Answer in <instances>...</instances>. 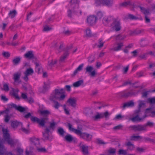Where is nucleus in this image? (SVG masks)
Instances as JSON below:
<instances>
[{
  "label": "nucleus",
  "instance_id": "dca6fc26",
  "mask_svg": "<svg viewBox=\"0 0 155 155\" xmlns=\"http://www.w3.org/2000/svg\"><path fill=\"white\" fill-rule=\"evenodd\" d=\"M21 76V73L19 72H17L14 74L13 79L15 82L18 83H20L21 82V81L20 80Z\"/></svg>",
  "mask_w": 155,
  "mask_h": 155
},
{
  "label": "nucleus",
  "instance_id": "473e14b6",
  "mask_svg": "<svg viewBox=\"0 0 155 155\" xmlns=\"http://www.w3.org/2000/svg\"><path fill=\"white\" fill-rule=\"evenodd\" d=\"M40 113L42 116L45 117H48L51 114V112L48 110H41Z\"/></svg>",
  "mask_w": 155,
  "mask_h": 155
},
{
  "label": "nucleus",
  "instance_id": "f3484780",
  "mask_svg": "<svg viewBox=\"0 0 155 155\" xmlns=\"http://www.w3.org/2000/svg\"><path fill=\"white\" fill-rule=\"evenodd\" d=\"M134 106V103L133 101L131 100L129 102L124 103L122 107L123 109H124L126 107H132Z\"/></svg>",
  "mask_w": 155,
  "mask_h": 155
},
{
  "label": "nucleus",
  "instance_id": "9d476101",
  "mask_svg": "<svg viewBox=\"0 0 155 155\" xmlns=\"http://www.w3.org/2000/svg\"><path fill=\"white\" fill-rule=\"evenodd\" d=\"M50 132V130L48 128H46L45 132H43V138L44 140H48L51 141L53 138V136L49 135Z\"/></svg>",
  "mask_w": 155,
  "mask_h": 155
},
{
  "label": "nucleus",
  "instance_id": "69168bd1",
  "mask_svg": "<svg viewBox=\"0 0 155 155\" xmlns=\"http://www.w3.org/2000/svg\"><path fill=\"white\" fill-rule=\"evenodd\" d=\"M2 54L4 57L7 58H8L10 56V54L8 52H4Z\"/></svg>",
  "mask_w": 155,
  "mask_h": 155
},
{
  "label": "nucleus",
  "instance_id": "39448f33",
  "mask_svg": "<svg viewBox=\"0 0 155 155\" xmlns=\"http://www.w3.org/2000/svg\"><path fill=\"white\" fill-rule=\"evenodd\" d=\"M110 31L117 32L121 29V23L120 20L118 18H116L109 25Z\"/></svg>",
  "mask_w": 155,
  "mask_h": 155
},
{
  "label": "nucleus",
  "instance_id": "c9c22d12",
  "mask_svg": "<svg viewBox=\"0 0 155 155\" xmlns=\"http://www.w3.org/2000/svg\"><path fill=\"white\" fill-rule=\"evenodd\" d=\"M86 35L87 37H90L93 36L92 32L90 29L87 28L85 31Z\"/></svg>",
  "mask_w": 155,
  "mask_h": 155
},
{
  "label": "nucleus",
  "instance_id": "79ce46f5",
  "mask_svg": "<svg viewBox=\"0 0 155 155\" xmlns=\"http://www.w3.org/2000/svg\"><path fill=\"white\" fill-rule=\"evenodd\" d=\"M95 5L96 6H98L101 5H103V0H95Z\"/></svg>",
  "mask_w": 155,
  "mask_h": 155
},
{
  "label": "nucleus",
  "instance_id": "4c0bfd02",
  "mask_svg": "<svg viewBox=\"0 0 155 155\" xmlns=\"http://www.w3.org/2000/svg\"><path fill=\"white\" fill-rule=\"evenodd\" d=\"M21 58L19 57H17L14 58L12 61L14 65H17L20 62Z\"/></svg>",
  "mask_w": 155,
  "mask_h": 155
},
{
  "label": "nucleus",
  "instance_id": "6e6d98bb",
  "mask_svg": "<svg viewBox=\"0 0 155 155\" xmlns=\"http://www.w3.org/2000/svg\"><path fill=\"white\" fill-rule=\"evenodd\" d=\"M3 87L4 90L6 91H8L9 90L8 84L6 83L4 84Z\"/></svg>",
  "mask_w": 155,
  "mask_h": 155
},
{
  "label": "nucleus",
  "instance_id": "412c9836",
  "mask_svg": "<svg viewBox=\"0 0 155 155\" xmlns=\"http://www.w3.org/2000/svg\"><path fill=\"white\" fill-rule=\"evenodd\" d=\"M67 102L72 107H74L76 105V100L74 98H70L67 101Z\"/></svg>",
  "mask_w": 155,
  "mask_h": 155
},
{
  "label": "nucleus",
  "instance_id": "2eb2a0df",
  "mask_svg": "<svg viewBox=\"0 0 155 155\" xmlns=\"http://www.w3.org/2000/svg\"><path fill=\"white\" fill-rule=\"evenodd\" d=\"M64 139L66 141L71 143L72 141L75 142L77 139L75 137H73L70 134L66 135L64 137Z\"/></svg>",
  "mask_w": 155,
  "mask_h": 155
},
{
  "label": "nucleus",
  "instance_id": "5701e85b",
  "mask_svg": "<svg viewBox=\"0 0 155 155\" xmlns=\"http://www.w3.org/2000/svg\"><path fill=\"white\" fill-rule=\"evenodd\" d=\"M33 51H28L24 55L25 57L28 59H32L34 58V55L33 53Z\"/></svg>",
  "mask_w": 155,
  "mask_h": 155
},
{
  "label": "nucleus",
  "instance_id": "4be33fe9",
  "mask_svg": "<svg viewBox=\"0 0 155 155\" xmlns=\"http://www.w3.org/2000/svg\"><path fill=\"white\" fill-rule=\"evenodd\" d=\"M30 140L32 144L35 146L38 145L40 143L39 139L38 138L33 137L30 138Z\"/></svg>",
  "mask_w": 155,
  "mask_h": 155
},
{
  "label": "nucleus",
  "instance_id": "6e6552de",
  "mask_svg": "<svg viewBox=\"0 0 155 155\" xmlns=\"http://www.w3.org/2000/svg\"><path fill=\"white\" fill-rule=\"evenodd\" d=\"M139 91L136 92L133 89H126L118 93L119 96L124 98H127L137 94Z\"/></svg>",
  "mask_w": 155,
  "mask_h": 155
},
{
  "label": "nucleus",
  "instance_id": "4d7b16f0",
  "mask_svg": "<svg viewBox=\"0 0 155 155\" xmlns=\"http://www.w3.org/2000/svg\"><path fill=\"white\" fill-rule=\"evenodd\" d=\"M8 106L10 108H14L16 110L18 106L15 104L12 103L9 104Z\"/></svg>",
  "mask_w": 155,
  "mask_h": 155
},
{
  "label": "nucleus",
  "instance_id": "f03ea898",
  "mask_svg": "<svg viewBox=\"0 0 155 155\" xmlns=\"http://www.w3.org/2000/svg\"><path fill=\"white\" fill-rule=\"evenodd\" d=\"M154 123L152 122L148 121L143 125L140 124L131 125L128 127L130 130H133L135 132L145 131H147V127L148 126L150 127H153Z\"/></svg>",
  "mask_w": 155,
  "mask_h": 155
},
{
  "label": "nucleus",
  "instance_id": "052dcab7",
  "mask_svg": "<svg viewBox=\"0 0 155 155\" xmlns=\"http://www.w3.org/2000/svg\"><path fill=\"white\" fill-rule=\"evenodd\" d=\"M99 45H97V47L99 48H101L103 47L104 44V43L102 42V40L101 39H100L99 40Z\"/></svg>",
  "mask_w": 155,
  "mask_h": 155
},
{
  "label": "nucleus",
  "instance_id": "f8f14e48",
  "mask_svg": "<svg viewBox=\"0 0 155 155\" xmlns=\"http://www.w3.org/2000/svg\"><path fill=\"white\" fill-rule=\"evenodd\" d=\"M93 67L91 66H87L85 68V73H89L91 77H94L95 76L96 73L95 70H94Z\"/></svg>",
  "mask_w": 155,
  "mask_h": 155
},
{
  "label": "nucleus",
  "instance_id": "b1692460",
  "mask_svg": "<svg viewBox=\"0 0 155 155\" xmlns=\"http://www.w3.org/2000/svg\"><path fill=\"white\" fill-rule=\"evenodd\" d=\"M117 46L114 47L113 48L114 51H118L121 49V48L124 46L123 42H118L117 43Z\"/></svg>",
  "mask_w": 155,
  "mask_h": 155
},
{
  "label": "nucleus",
  "instance_id": "8fccbe9b",
  "mask_svg": "<svg viewBox=\"0 0 155 155\" xmlns=\"http://www.w3.org/2000/svg\"><path fill=\"white\" fill-rule=\"evenodd\" d=\"M136 35L143 33L144 32V30L143 29H135Z\"/></svg>",
  "mask_w": 155,
  "mask_h": 155
},
{
  "label": "nucleus",
  "instance_id": "9b49d317",
  "mask_svg": "<svg viewBox=\"0 0 155 155\" xmlns=\"http://www.w3.org/2000/svg\"><path fill=\"white\" fill-rule=\"evenodd\" d=\"M115 18L112 16H105L103 19V23L104 25H107L108 24L111 23Z\"/></svg>",
  "mask_w": 155,
  "mask_h": 155
},
{
  "label": "nucleus",
  "instance_id": "ea45409f",
  "mask_svg": "<svg viewBox=\"0 0 155 155\" xmlns=\"http://www.w3.org/2000/svg\"><path fill=\"white\" fill-rule=\"evenodd\" d=\"M125 38V36L122 35L120 34L118 35L115 36V39L117 41L123 40Z\"/></svg>",
  "mask_w": 155,
  "mask_h": 155
},
{
  "label": "nucleus",
  "instance_id": "3c124183",
  "mask_svg": "<svg viewBox=\"0 0 155 155\" xmlns=\"http://www.w3.org/2000/svg\"><path fill=\"white\" fill-rule=\"evenodd\" d=\"M118 153L119 154L125 155L127 154V151L126 150L120 149L118 151Z\"/></svg>",
  "mask_w": 155,
  "mask_h": 155
},
{
  "label": "nucleus",
  "instance_id": "393cba45",
  "mask_svg": "<svg viewBox=\"0 0 155 155\" xmlns=\"http://www.w3.org/2000/svg\"><path fill=\"white\" fill-rule=\"evenodd\" d=\"M133 4L134 3H133L129 1L120 3L119 5V6L120 7H126L127 6H132Z\"/></svg>",
  "mask_w": 155,
  "mask_h": 155
},
{
  "label": "nucleus",
  "instance_id": "09e8293b",
  "mask_svg": "<svg viewBox=\"0 0 155 155\" xmlns=\"http://www.w3.org/2000/svg\"><path fill=\"white\" fill-rule=\"evenodd\" d=\"M56 63V61H53V60H51V61H49L48 62V65L50 67H52L54 64H55Z\"/></svg>",
  "mask_w": 155,
  "mask_h": 155
},
{
  "label": "nucleus",
  "instance_id": "a18cd8bd",
  "mask_svg": "<svg viewBox=\"0 0 155 155\" xmlns=\"http://www.w3.org/2000/svg\"><path fill=\"white\" fill-rule=\"evenodd\" d=\"M127 18L128 19L131 20H136L138 19V17L131 14H129L127 16Z\"/></svg>",
  "mask_w": 155,
  "mask_h": 155
},
{
  "label": "nucleus",
  "instance_id": "603ef678",
  "mask_svg": "<svg viewBox=\"0 0 155 155\" xmlns=\"http://www.w3.org/2000/svg\"><path fill=\"white\" fill-rule=\"evenodd\" d=\"M138 102L139 103L138 107L139 108H141L142 106L145 105L144 101L142 100H140L138 101Z\"/></svg>",
  "mask_w": 155,
  "mask_h": 155
},
{
  "label": "nucleus",
  "instance_id": "c03bdc74",
  "mask_svg": "<svg viewBox=\"0 0 155 155\" xmlns=\"http://www.w3.org/2000/svg\"><path fill=\"white\" fill-rule=\"evenodd\" d=\"M34 73V71L32 68H30L27 69L25 72V74H26L28 75H29L32 74Z\"/></svg>",
  "mask_w": 155,
  "mask_h": 155
},
{
  "label": "nucleus",
  "instance_id": "f704fd0d",
  "mask_svg": "<svg viewBox=\"0 0 155 155\" xmlns=\"http://www.w3.org/2000/svg\"><path fill=\"white\" fill-rule=\"evenodd\" d=\"M84 84V81L83 80H80L74 83L73 84V86L74 87H78L80 86L82 84Z\"/></svg>",
  "mask_w": 155,
  "mask_h": 155
},
{
  "label": "nucleus",
  "instance_id": "72a5a7b5",
  "mask_svg": "<svg viewBox=\"0 0 155 155\" xmlns=\"http://www.w3.org/2000/svg\"><path fill=\"white\" fill-rule=\"evenodd\" d=\"M21 124V123L16 120L11 121V126L13 128L17 127L19 125Z\"/></svg>",
  "mask_w": 155,
  "mask_h": 155
},
{
  "label": "nucleus",
  "instance_id": "a211bd4d",
  "mask_svg": "<svg viewBox=\"0 0 155 155\" xmlns=\"http://www.w3.org/2000/svg\"><path fill=\"white\" fill-rule=\"evenodd\" d=\"M34 63L35 65V72H37L38 74L41 73L42 70V68L41 66V64H39V63L38 62H35Z\"/></svg>",
  "mask_w": 155,
  "mask_h": 155
},
{
  "label": "nucleus",
  "instance_id": "6ab92c4d",
  "mask_svg": "<svg viewBox=\"0 0 155 155\" xmlns=\"http://www.w3.org/2000/svg\"><path fill=\"white\" fill-rule=\"evenodd\" d=\"M138 7L140 8V11L145 15V16H147L150 14L149 10L146 9L143 7L139 6Z\"/></svg>",
  "mask_w": 155,
  "mask_h": 155
},
{
  "label": "nucleus",
  "instance_id": "c85d7f7f",
  "mask_svg": "<svg viewBox=\"0 0 155 155\" xmlns=\"http://www.w3.org/2000/svg\"><path fill=\"white\" fill-rule=\"evenodd\" d=\"M81 151L83 154H89L88 147L85 145H82L81 147Z\"/></svg>",
  "mask_w": 155,
  "mask_h": 155
},
{
  "label": "nucleus",
  "instance_id": "f257e3e1",
  "mask_svg": "<svg viewBox=\"0 0 155 155\" xmlns=\"http://www.w3.org/2000/svg\"><path fill=\"white\" fill-rule=\"evenodd\" d=\"M68 127L69 130L74 132L80 137L87 141L91 140L92 135L85 132H82L80 130L74 128L72 127V125L70 123H68Z\"/></svg>",
  "mask_w": 155,
  "mask_h": 155
},
{
  "label": "nucleus",
  "instance_id": "338daca9",
  "mask_svg": "<svg viewBox=\"0 0 155 155\" xmlns=\"http://www.w3.org/2000/svg\"><path fill=\"white\" fill-rule=\"evenodd\" d=\"M5 119L4 121L6 123H8V122L10 119V117L9 116L8 114L6 115L5 116Z\"/></svg>",
  "mask_w": 155,
  "mask_h": 155
},
{
  "label": "nucleus",
  "instance_id": "bb28decb",
  "mask_svg": "<svg viewBox=\"0 0 155 155\" xmlns=\"http://www.w3.org/2000/svg\"><path fill=\"white\" fill-rule=\"evenodd\" d=\"M103 5L110 7L113 4V0H103Z\"/></svg>",
  "mask_w": 155,
  "mask_h": 155
},
{
  "label": "nucleus",
  "instance_id": "2f4dec72",
  "mask_svg": "<svg viewBox=\"0 0 155 155\" xmlns=\"http://www.w3.org/2000/svg\"><path fill=\"white\" fill-rule=\"evenodd\" d=\"M57 133L60 136L62 137H64V134L65 133V132L63 128L59 127L58 129Z\"/></svg>",
  "mask_w": 155,
  "mask_h": 155
},
{
  "label": "nucleus",
  "instance_id": "680f3d73",
  "mask_svg": "<svg viewBox=\"0 0 155 155\" xmlns=\"http://www.w3.org/2000/svg\"><path fill=\"white\" fill-rule=\"evenodd\" d=\"M128 32V34L130 36H134L136 35L135 30H130Z\"/></svg>",
  "mask_w": 155,
  "mask_h": 155
},
{
  "label": "nucleus",
  "instance_id": "864d4df0",
  "mask_svg": "<svg viewBox=\"0 0 155 155\" xmlns=\"http://www.w3.org/2000/svg\"><path fill=\"white\" fill-rule=\"evenodd\" d=\"M56 122H52L50 123V126L49 127L52 129L53 130H54L55 128V126L56 125Z\"/></svg>",
  "mask_w": 155,
  "mask_h": 155
},
{
  "label": "nucleus",
  "instance_id": "37998d69",
  "mask_svg": "<svg viewBox=\"0 0 155 155\" xmlns=\"http://www.w3.org/2000/svg\"><path fill=\"white\" fill-rule=\"evenodd\" d=\"M143 138L146 142L147 141H149L151 143H155V139H151L149 137H143Z\"/></svg>",
  "mask_w": 155,
  "mask_h": 155
},
{
  "label": "nucleus",
  "instance_id": "7c9ffc66",
  "mask_svg": "<svg viewBox=\"0 0 155 155\" xmlns=\"http://www.w3.org/2000/svg\"><path fill=\"white\" fill-rule=\"evenodd\" d=\"M126 146H127V149L130 150H133L135 148V146L134 145L131 143L129 141L126 143Z\"/></svg>",
  "mask_w": 155,
  "mask_h": 155
},
{
  "label": "nucleus",
  "instance_id": "c756f323",
  "mask_svg": "<svg viewBox=\"0 0 155 155\" xmlns=\"http://www.w3.org/2000/svg\"><path fill=\"white\" fill-rule=\"evenodd\" d=\"M17 14V12L15 10H11L10 11L8 14V17L11 18H13Z\"/></svg>",
  "mask_w": 155,
  "mask_h": 155
},
{
  "label": "nucleus",
  "instance_id": "bf43d9fd",
  "mask_svg": "<svg viewBox=\"0 0 155 155\" xmlns=\"http://www.w3.org/2000/svg\"><path fill=\"white\" fill-rule=\"evenodd\" d=\"M96 143L98 144H102L105 143L102 140L100 139H97L96 140Z\"/></svg>",
  "mask_w": 155,
  "mask_h": 155
},
{
  "label": "nucleus",
  "instance_id": "0e129e2a",
  "mask_svg": "<svg viewBox=\"0 0 155 155\" xmlns=\"http://www.w3.org/2000/svg\"><path fill=\"white\" fill-rule=\"evenodd\" d=\"M9 112V110L8 109H7L6 110L2 111L0 112V115L3 114H5L7 115H8V114Z\"/></svg>",
  "mask_w": 155,
  "mask_h": 155
},
{
  "label": "nucleus",
  "instance_id": "aec40b11",
  "mask_svg": "<svg viewBox=\"0 0 155 155\" xmlns=\"http://www.w3.org/2000/svg\"><path fill=\"white\" fill-rule=\"evenodd\" d=\"M144 119V118H143V117L142 118L140 117L138 115H137L132 118H130L129 120H131L133 122H134L136 121L140 122Z\"/></svg>",
  "mask_w": 155,
  "mask_h": 155
},
{
  "label": "nucleus",
  "instance_id": "58836bf2",
  "mask_svg": "<svg viewBox=\"0 0 155 155\" xmlns=\"http://www.w3.org/2000/svg\"><path fill=\"white\" fill-rule=\"evenodd\" d=\"M5 150L4 145L0 143V155H3L5 153Z\"/></svg>",
  "mask_w": 155,
  "mask_h": 155
},
{
  "label": "nucleus",
  "instance_id": "774afa93",
  "mask_svg": "<svg viewBox=\"0 0 155 155\" xmlns=\"http://www.w3.org/2000/svg\"><path fill=\"white\" fill-rule=\"evenodd\" d=\"M116 150L114 148H110L108 150V152L110 154H114L116 152Z\"/></svg>",
  "mask_w": 155,
  "mask_h": 155
},
{
  "label": "nucleus",
  "instance_id": "5fc2aeb1",
  "mask_svg": "<svg viewBox=\"0 0 155 155\" xmlns=\"http://www.w3.org/2000/svg\"><path fill=\"white\" fill-rule=\"evenodd\" d=\"M148 53H143L142 54L140 55L139 57L142 59H146L147 57Z\"/></svg>",
  "mask_w": 155,
  "mask_h": 155
},
{
  "label": "nucleus",
  "instance_id": "e433bc0d",
  "mask_svg": "<svg viewBox=\"0 0 155 155\" xmlns=\"http://www.w3.org/2000/svg\"><path fill=\"white\" fill-rule=\"evenodd\" d=\"M128 118L129 117L127 116H122L120 114H119L116 115L115 119L118 120H121L122 118L127 119H128Z\"/></svg>",
  "mask_w": 155,
  "mask_h": 155
},
{
  "label": "nucleus",
  "instance_id": "0eeeda50",
  "mask_svg": "<svg viewBox=\"0 0 155 155\" xmlns=\"http://www.w3.org/2000/svg\"><path fill=\"white\" fill-rule=\"evenodd\" d=\"M79 1L78 0H71L70 3V8L72 10L73 13L81 15L82 12L79 9Z\"/></svg>",
  "mask_w": 155,
  "mask_h": 155
},
{
  "label": "nucleus",
  "instance_id": "49530a36",
  "mask_svg": "<svg viewBox=\"0 0 155 155\" xmlns=\"http://www.w3.org/2000/svg\"><path fill=\"white\" fill-rule=\"evenodd\" d=\"M16 110L21 112H23L26 110V109L25 107L20 106H18Z\"/></svg>",
  "mask_w": 155,
  "mask_h": 155
},
{
  "label": "nucleus",
  "instance_id": "de8ad7c7",
  "mask_svg": "<svg viewBox=\"0 0 155 155\" xmlns=\"http://www.w3.org/2000/svg\"><path fill=\"white\" fill-rule=\"evenodd\" d=\"M103 117V115L102 114V113H98L97 115H96L95 116L93 117L94 119L95 120L102 118Z\"/></svg>",
  "mask_w": 155,
  "mask_h": 155
},
{
  "label": "nucleus",
  "instance_id": "ddd939ff",
  "mask_svg": "<svg viewBox=\"0 0 155 155\" xmlns=\"http://www.w3.org/2000/svg\"><path fill=\"white\" fill-rule=\"evenodd\" d=\"M97 20V17L94 15H91L87 18V21L88 24L91 25L94 24Z\"/></svg>",
  "mask_w": 155,
  "mask_h": 155
},
{
  "label": "nucleus",
  "instance_id": "13d9d810",
  "mask_svg": "<svg viewBox=\"0 0 155 155\" xmlns=\"http://www.w3.org/2000/svg\"><path fill=\"white\" fill-rule=\"evenodd\" d=\"M51 29V28L50 27L46 25L44 26L43 31H50Z\"/></svg>",
  "mask_w": 155,
  "mask_h": 155
},
{
  "label": "nucleus",
  "instance_id": "20e7f679",
  "mask_svg": "<svg viewBox=\"0 0 155 155\" xmlns=\"http://www.w3.org/2000/svg\"><path fill=\"white\" fill-rule=\"evenodd\" d=\"M24 117L26 119H28L30 117L31 120L32 121L34 122H36L42 127L45 126L46 123L45 120L48 119L47 117L43 118L41 119H39L36 117L32 116L30 113H28L27 114L25 115Z\"/></svg>",
  "mask_w": 155,
  "mask_h": 155
},
{
  "label": "nucleus",
  "instance_id": "cd10ccee",
  "mask_svg": "<svg viewBox=\"0 0 155 155\" xmlns=\"http://www.w3.org/2000/svg\"><path fill=\"white\" fill-rule=\"evenodd\" d=\"M143 139V137L139 135H133L130 137V140L131 141H137Z\"/></svg>",
  "mask_w": 155,
  "mask_h": 155
},
{
  "label": "nucleus",
  "instance_id": "a878e982",
  "mask_svg": "<svg viewBox=\"0 0 155 155\" xmlns=\"http://www.w3.org/2000/svg\"><path fill=\"white\" fill-rule=\"evenodd\" d=\"M84 66V64H82L80 65L79 66L75 69L74 71L73 74H72V76H74L78 73V72L81 71Z\"/></svg>",
  "mask_w": 155,
  "mask_h": 155
},
{
  "label": "nucleus",
  "instance_id": "e2e57ef3",
  "mask_svg": "<svg viewBox=\"0 0 155 155\" xmlns=\"http://www.w3.org/2000/svg\"><path fill=\"white\" fill-rule=\"evenodd\" d=\"M148 101L149 102L152 104H155V97H153L152 98H149L148 99Z\"/></svg>",
  "mask_w": 155,
  "mask_h": 155
},
{
  "label": "nucleus",
  "instance_id": "1a4fd4ad",
  "mask_svg": "<svg viewBox=\"0 0 155 155\" xmlns=\"http://www.w3.org/2000/svg\"><path fill=\"white\" fill-rule=\"evenodd\" d=\"M154 108L152 107H150L146 109L145 112V115L143 116V118H145L148 116H151L152 117H155V111H154Z\"/></svg>",
  "mask_w": 155,
  "mask_h": 155
},
{
  "label": "nucleus",
  "instance_id": "7ed1b4c3",
  "mask_svg": "<svg viewBox=\"0 0 155 155\" xmlns=\"http://www.w3.org/2000/svg\"><path fill=\"white\" fill-rule=\"evenodd\" d=\"M65 97V96L63 89H56L55 90L54 94L51 95L50 97V99L53 101H54L55 100L62 101L63 100Z\"/></svg>",
  "mask_w": 155,
  "mask_h": 155
},
{
  "label": "nucleus",
  "instance_id": "4468645a",
  "mask_svg": "<svg viewBox=\"0 0 155 155\" xmlns=\"http://www.w3.org/2000/svg\"><path fill=\"white\" fill-rule=\"evenodd\" d=\"M72 46L71 45L70 47H67L64 50L65 52L63 54V55L61 56L60 58V61H64L66 57L68 56L69 53L68 50L71 49L72 48Z\"/></svg>",
  "mask_w": 155,
  "mask_h": 155
},
{
  "label": "nucleus",
  "instance_id": "423d86ee",
  "mask_svg": "<svg viewBox=\"0 0 155 155\" xmlns=\"http://www.w3.org/2000/svg\"><path fill=\"white\" fill-rule=\"evenodd\" d=\"M3 137L5 141H6L8 143L11 147L14 146L15 142L13 139L10 138V134L9 133V130L7 128H2Z\"/></svg>",
  "mask_w": 155,
  "mask_h": 155
},
{
  "label": "nucleus",
  "instance_id": "a19ab883",
  "mask_svg": "<svg viewBox=\"0 0 155 155\" xmlns=\"http://www.w3.org/2000/svg\"><path fill=\"white\" fill-rule=\"evenodd\" d=\"M10 94L12 96L15 97L16 99H20V97H19L18 93L15 92V91L14 90H13L11 92Z\"/></svg>",
  "mask_w": 155,
  "mask_h": 155
}]
</instances>
